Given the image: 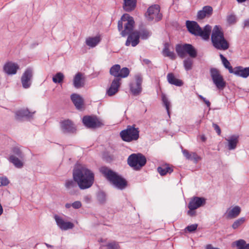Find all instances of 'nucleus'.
<instances>
[{"mask_svg": "<svg viewBox=\"0 0 249 249\" xmlns=\"http://www.w3.org/2000/svg\"><path fill=\"white\" fill-rule=\"evenodd\" d=\"M71 206H72L71 204H70V203H66V204H65V207H66L67 209H69V208H70Z\"/></svg>", "mask_w": 249, "mask_h": 249, "instance_id": "obj_58", "label": "nucleus"}, {"mask_svg": "<svg viewBox=\"0 0 249 249\" xmlns=\"http://www.w3.org/2000/svg\"><path fill=\"white\" fill-rule=\"evenodd\" d=\"M157 171L161 176H164L167 173H171L173 171V168L169 164H166L162 166L158 167Z\"/></svg>", "mask_w": 249, "mask_h": 249, "instance_id": "obj_33", "label": "nucleus"}, {"mask_svg": "<svg viewBox=\"0 0 249 249\" xmlns=\"http://www.w3.org/2000/svg\"><path fill=\"white\" fill-rule=\"evenodd\" d=\"M200 139L203 142H205L206 141V137L204 135H202L200 136Z\"/></svg>", "mask_w": 249, "mask_h": 249, "instance_id": "obj_57", "label": "nucleus"}, {"mask_svg": "<svg viewBox=\"0 0 249 249\" xmlns=\"http://www.w3.org/2000/svg\"><path fill=\"white\" fill-rule=\"evenodd\" d=\"M128 126V128L121 131L120 133L122 139L126 142L137 141L139 138L138 128H135V125Z\"/></svg>", "mask_w": 249, "mask_h": 249, "instance_id": "obj_8", "label": "nucleus"}, {"mask_svg": "<svg viewBox=\"0 0 249 249\" xmlns=\"http://www.w3.org/2000/svg\"><path fill=\"white\" fill-rule=\"evenodd\" d=\"M61 124H72L73 123L69 119L64 120L60 122Z\"/></svg>", "mask_w": 249, "mask_h": 249, "instance_id": "obj_50", "label": "nucleus"}, {"mask_svg": "<svg viewBox=\"0 0 249 249\" xmlns=\"http://www.w3.org/2000/svg\"><path fill=\"white\" fill-rule=\"evenodd\" d=\"M87 129L94 130L96 128L99 127L101 125H85Z\"/></svg>", "mask_w": 249, "mask_h": 249, "instance_id": "obj_51", "label": "nucleus"}, {"mask_svg": "<svg viewBox=\"0 0 249 249\" xmlns=\"http://www.w3.org/2000/svg\"><path fill=\"white\" fill-rule=\"evenodd\" d=\"M239 136L238 135H233L228 139H226L228 142V148L229 150H233L236 148L237 144L239 142Z\"/></svg>", "mask_w": 249, "mask_h": 249, "instance_id": "obj_23", "label": "nucleus"}, {"mask_svg": "<svg viewBox=\"0 0 249 249\" xmlns=\"http://www.w3.org/2000/svg\"><path fill=\"white\" fill-rule=\"evenodd\" d=\"M82 123L83 124H103L104 122L95 115H86L83 117Z\"/></svg>", "mask_w": 249, "mask_h": 249, "instance_id": "obj_17", "label": "nucleus"}, {"mask_svg": "<svg viewBox=\"0 0 249 249\" xmlns=\"http://www.w3.org/2000/svg\"><path fill=\"white\" fill-rule=\"evenodd\" d=\"M199 98L201 100H202V101H203V100L205 98H204V97H203L202 96H201V95H199Z\"/></svg>", "mask_w": 249, "mask_h": 249, "instance_id": "obj_62", "label": "nucleus"}, {"mask_svg": "<svg viewBox=\"0 0 249 249\" xmlns=\"http://www.w3.org/2000/svg\"><path fill=\"white\" fill-rule=\"evenodd\" d=\"M71 99L77 109H80L82 108L83 99L80 95L73 93L71 96Z\"/></svg>", "mask_w": 249, "mask_h": 249, "instance_id": "obj_24", "label": "nucleus"}, {"mask_svg": "<svg viewBox=\"0 0 249 249\" xmlns=\"http://www.w3.org/2000/svg\"><path fill=\"white\" fill-rule=\"evenodd\" d=\"M19 69L18 65L12 62H8L3 66V71L8 75L15 74Z\"/></svg>", "mask_w": 249, "mask_h": 249, "instance_id": "obj_18", "label": "nucleus"}, {"mask_svg": "<svg viewBox=\"0 0 249 249\" xmlns=\"http://www.w3.org/2000/svg\"><path fill=\"white\" fill-rule=\"evenodd\" d=\"M193 60L191 59V58L188 57L184 59L183 61L184 67L186 71L191 70L193 67Z\"/></svg>", "mask_w": 249, "mask_h": 249, "instance_id": "obj_39", "label": "nucleus"}, {"mask_svg": "<svg viewBox=\"0 0 249 249\" xmlns=\"http://www.w3.org/2000/svg\"><path fill=\"white\" fill-rule=\"evenodd\" d=\"M45 245L48 247V248H53V246L52 245H49L47 243H45Z\"/></svg>", "mask_w": 249, "mask_h": 249, "instance_id": "obj_60", "label": "nucleus"}, {"mask_svg": "<svg viewBox=\"0 0 249 249\" xmlns=\"http://www.w3.org/2000/svg\"><path fill=\"white\" fill-rule=\"evenodd\" d=\"M78 184L74 179L66 180L65 186L71 195L76 194L78 191Z\"/></svg>", "mask_w": 249, "mask_h": 249, "instance_id": "obj_21", "label": "nucleus"}, {"mask_svg": "<svg viewBox=\"0 0 249 249\" xmlns=\"http://www.w3.org/2000/svg\"><path fill=\"white\" fill-rule=\"evenodd\" d=\"M176 51L181 58H184L186 54H188L190 58H194L196 57L197 54L196 49L190 44H177L176 46Z\"/></svg>", "mask_w": 249, "mask_h": 249, "instance_id": "obj_7", "label": "nucleus"}, {"mask_svg": "<svg viewBox=\"0 0 249 249\" xmlns=\"http://www.w3.org/2000/svg\"><path fill=\"white\" fill-rule=\"evenodd\" d=\"M35 112L36 111H30L28 108H22L16 112L15 117L17 120H22L24 118L30 119L32 118Z\"/></svg>", "mask_w": 249, "mask_h": 249, "instance_id": "obj_19", "label": "nucleus"}, {"mask_svg": "<svg viewBox=\"0 0 249 249\" xmlns=\"http://www.w3.org/2000/svg\"><path fill=\"white\" fill-rule=\"evenodd\" d=\"M72 177L81 190L90 188L94 181V174L86 166L78 164L73 169Z\"/></svg>", "mask_w": 249, "mask_h": 249, "instance_id": "obj_2", "label": "nucleus"}, {"mask_svg": "<svg viewBox=\"0 0 249 249\" xmlns=\"http://www.w3.org/2000/svg\"><path fill=\"white\" fill-rule=\"evenodd\" d=\"M121 79L119 78H114L112 80L110 87L107 91V94L109 96H112L115 95L119 90V88L121 85Z\"/></svg>", "mask_w": 249, "mask_h": 249, "instance_id": "obj_16", "label": "nucleus"}, {"mask_svg": "<svg viewBox=\"0 0 249 249\" xmlns=\"http://www.w3.org/2000/svg\"><path fill=\"white\" fill-rule=\"evenodd\" d=\"M11 151L13 153L12 155H15L20 159H23L24 158V154L22 151L18 146H15L12 148Z\"/></svg>", "mask_w": 249, "mask_h": 249, "instance_id": "obj_37", "label": "nucleus"}, {"mask_svg": "<svg viewBox=\"0 0 249 249\" xmlns=\"http://www.w3.org/2000/svg\"><path fill=\"white\" fill-rule=\"evenodd\" d=\"M100 41V37L98 36L89 37L87 38L86 43L89 46L94 47L99 43Z\"/></svg>", "mask_w": 249, "mask_h": 249, "instance_id": "obj_34", "label": "nucleus"}, {"mask_svg": "<svg viewBox=\"0 0 249 249\" xmlns=\"http://www.w3.org/2000/svg\"><path fill=\"white\" fill-rule=\"evenodd\" d=\"M33 77V69L30 68L27 69L21 77V84L24 89H28L31 86Z\"/></svg>", "mask_w": 249, "mask_h": 249, "instance_id": "obj_12", "label": "nucleus"}, {"mask_svg": "<svg viewBox=\"0 0 249 249\" xmlns=\"http://www.w3.org/2000/svg\"><path fill=\"white\" fill-rule=\"evenodd\" d=\"M206 204V199L204 197L194 196L188 204L189 209H196Z\"/></svg>", "mask_w": 249, "mask_h": 249, "instance_id": "obj_14", "label": "nucleus"}, {"mask_svg": "<svg viewBox=\"0 0 249 249\" xmlns=\"http://www.w3.org/2000/svg\"><path fill=\"white\" fill-rule=\"evenodd\" d=\"M244 27H249V19L245 20L244 22Z\"/></svg>", "mask_w": 249, "mask_h": 249, "instance_id": "obj_54", "label": "nucleus"}, {"mask_svg": "<svg viewBox=\"0 0 249 249\" xmlns=\"http://www.w3.org/2000/svg\"><path fill=\"white\" fill-rule=\"evenodd\" d=\"M227 20L230 24H235L236 22V16L233 14H231L227 16Z\"/></svg>", "mask_w": 249, "mask_h": 249, "instance_id": "obj_45", "label": "nucleus"}, {"mask_svg": "<svg viewBox=\"0 0 249 249\" xmlns=\"http://www.w3.org/2000/svg\"><path fill=\"white\" fill-rule=\"evenodd\" d=\"M206 249H219L217 248H214L211 244L207 245L206 247Z\"/></svg>", "mask_w": 249, "mask_h": 249, "instance_id": "obj_53", "label": "nucleus"}, {"mask_svg": "<svg viewBox=\"0 0 249 249\" xmlns=\"http://www.w3.org/2000/svg\"><path fill=\"white\" fill-rule=\"evenodd\" d=\"M9 183V181L6 177H0V186H6Z\"/></svg>", "mask_w": 249, "mask_h": 249, "instance_id": "obj_47", "label": "nucleus"}, {"mask_svg": "<svg viewBox=\"0 0 249 249\" xmlns=\"http://www.w3.org/2000/svg\"><path fill=\"white\" fill-rule=\"evenodd\" d=\"M169 47L170 44L169 43H164V48L162 52V54L165 57H168L172 60H175L176 58V55L174 52L170 51Z\"/></svg>", "mask_w": 249, "mask_h": 249, "instance_id": "obj_27", "label": "nucleus"}, {"mask_svg": "<svg viewBox=\"0 0 249 249\" xmlns=\"http://www.w3.org/2000/svg\"><path fill=\"white\" fill-rule=\"evenodd\" d=\"M219 56L224 67L226 69H228L230 73H232L234 70H233L232 67L231 66L230 63L223 54H220Z\"/></svg>", "mask_w": 249, "mask_h": 249, "instance_id": "obj_35", "label": "nucleus"}, {"mask_svg": "<svg viewBox=\"0 0 249 249\" xmlns=\"http://www.w3.org/2000/svg\"><path fill=\"white\" fill-rule=\"evenodd\" d=\"M214 129L217 133L218 135H220L221 134V129L219 127V125H213Z\"/></svg>", "mask_w": 249, "mask_h": 249, "instance_id": "obj_52", "label": "nucleus"}, {"mask_svg": "<svg viewBox=\"0 0 249 249\" xmlns=\"http://www.w3.org/2000/svg\"><path fill=\"white\" fill-rule=\"evenodd\" d=\"M134 23L133 18L127 14H124L118 22V29L119 31H121L122 36L128 35L125 42L126 46L131 45L132 47H135L140 42V35L138 31H133Z\"/></svg>", "mask_w": 249, "mask_h": 249, "instance_id": "obj_1", "label": "nucleus"}, {"mask_svg": "<svg viewBox=\"0 0 249 249\" xmlns=\"http://www.w3.org/2000/svg\"><path fill=\"white\" fill-rule=\"evenodd\" d=\"M135 82L132 83L130 85V88L131 92L134 95H138L142 90V77L140 74H137L135 76Z\"/></svg>", "mask_w": 249, "mask_h": 249, "instance_id": "obj_13", "label": "nucleus"}, {"mask_svg": "<svg viewBox=\"0 0 249 249\" xmlns=\"http://www.w3.org/2000/svg\"><path fill=\"white\" fill-rule=\"evenodd\" d=\"M73 84L76 89L83 87L85 85V78L81 72H78L75 74L73 80Z\"/></svg>", "mask_w": 249, "mask_h": 249, "instance_id": "obj_22", "label": "nucleus"}, {"mask_svg": "<svg viewBox=\"0 0 249 249\" xmlns=\"http://www.w3.org/2000/svg\"><path fill=\"white\" fill-rule=\"evenodd\" d=\"M167 79L169 83L176 86L180 87L183 85L182 80L176 78L173 73H169L167 75Z\"/></svg>", "mask_w": 249, "mask_h": 249, "instance_id": "obj_28", "label": "nucleus"}, {"mask_svg": "<svg viewBox=\"0 0 249 249\" xmlns=\"http://www.w3.org/2000/svg\"><path fill=\"white\" fill-rule=\"evenodd\" d=\"M129 72V70L127 68L124 67L121 69V66L119 64L113 65L109 70V73L114 78H119V79L127 77Z\"/></svg>", "mask_w": 249, "mask_h": 249, "instance_id": "obj_11", "label": "nucleus"}, {"mask_svg": "<svg viewBox=\"0 0 249 249\" xmlns=\"http://www.w3.org/2000/svg\"><path fill=\"white\" fill-rule=\"evenodd\" d=\"M138 33L140 35V37H141L142 39H147L151 35V32L146 29L140 30L138 31Z\"/></svg>", "mask_w": 249, "mask_h": 249, "instance_id": "obj_38", "label": "nucleus"}, {"mask_svg": "<svg viewBox=\"0 0 249 249\" xmlns=\"http://www.w3.org/2000/svg\"><path fill=\"white\" fill-rule=\"evenodd\" d=\"M162 101L163 104V105L165 106L166 109L167 110V112L169 115L170 112H169V107L170 106V103L168 101V99L167 97L164 94L162 95Z\"/></svg>", "mask_w": 249, "mask_h": 249, "instance_id": "obj_42", "label": "nucleus"}, {"mask_svg": "<svg viewBox=\"0 0 249 249\" xmlns=\"http://www.w3.org/2000/svg\"><path fill=\"white\" fill-rule=\"evenodd\" d=\"M54 218L57 226L62 230L66 231L69 229H71L74 227V224L72 223L64 221L61 217L57 214L54 215Z\"/></svg>", "mask_w": 249, "mask_h": 249, "instance_id": "obj_15", "label": "nucleus"}, {"mask_svg": "<svg viewBox=\"0 0 249 249\" xmlns=\"http://www.w3.org/2000/svg\"><path fill=\"white\" fill-rule=\"evenodd\" d=\"M211 41L213 46L218 50L226 51L230 47V43L225 38L221 27L214 26L211 35Z\"/></svg>", "mask_w": 249, "mask_h": 249, "instance_id": "obj_4", "label": "nucleus"}, {"mask_svg": "<svg viewBox=\"0 0 249 249\" xmlns=\"http://www.w3.org/2000/svg\"><path fill=\"white\" fill-rule=\"evenodd\" d=\"M145 17L149 21L155 20L158 21L162 17V14L160 13V7L158 4H154L150 6L145 13Z\"/></svg>", "mask_w": 249, "mask_h": 249, "instance_id": "obj_10", "label": "nucleus"}, {"mask_svg": "<svg viewBox=\"0 0 249 249\" xmlns=\"http://www.w3.org/2000/svg\"><path fill=\"white\" fill-rule=\"evenodd\" d=\"M100 171L115 188L122 190L127 187V182L126 179L107 167H101Z\"/></svg>", "mask_w": 249, "mask_h": 249, "instance_id": "obj_3", "label": "nucleus"}, {"mask_svg": "<svg viewBox=\"0 0 249 249\" xmlns=\"http://www.w3.org/2000/svg\"><path fill=\"white\" fill-rule=\"evenodd\" d=\"M61 129L64 133H74L76 131L74 125H61Z\"/></svg>", "mask_w": 249, "mask_h": 249, "instance_id": "obj_36", "label": "nucleus"}, {"mask_svg": "<svg viewBox=\"0 0 249 249\" xmlns=\"http://www.w3.org/2000/svg\"><path fill=\"white\" fill-rule=\"evenodd\" d=\"M64 78V76L62 73L57 72L53 77V81L55 83H60L63 81Z\"/></svg>", "mask_w": 249, "mask_h": 249, "instance_id": "obj_40", "label": "nucleus"}, {"mask_svg": "<svg viewBox=\"0 0 249 249\" xmlns=\"http://www.w3.org/2000/svg\"><path fill=\"white\" fill-rule=\"evenodd\" d=\"M238 3H243L245 2L247 0H236Z\"/></svg>", "mask_w": 249, "mask_h": 249, "instance_id": "obj_61", "label": "nucleus"}, {"mask_svg": "<svg viewBox=\"0 0 249 249\" xmlns=\"http://www.w3.org/2000/svg\"><path fill=\"white\" fill-rule=\"evenodd\" d=\"M203 101L207 105V107H209L210 106L211 103L208 100H207L205 98H204L203 100Z\"/></svg>", "mask_w": 249, "mask_h": 249, "instance_id": "obj_55", "label": "nucleus"}, {"mask_svg": "<svg viewBox=\"0 0 249 249\" xmlns=\"http://www.w3.org/2000/svg\"><path fill=\"white\" fill-rule=\"evenodd\" d=\"M137 0H124L123 8L127 12L134 10L136 7Z\"/></svg>", "mask_w": 249, "mask_h": 249, "instance_id": "obj_26", "label": "nucleus"}, {"mask_svg": "<svg viewBox=\"0 0 249 249\" xmlns=\"http://www.w3.org/2000/svg\"><path fill=\"white\" fill-rule=\"evenodd\" d=\"M196 209H189L187 212V214L190 216H194L196 215Z\"/></svg>", "mask_w": 249, "mask_h": 249, "instance_id": "obj_49", "label": "nucleus"}, {"mask_svg": "<svg viewBox=\"0 0 249 249\" xmlns=\"http://www.w3.org/2000/svg\"><path fill=\"white\" fill-rule=\"evenodd\" d=\"M143 61L146 64H148L151 62V61L147 59H143Z\"/></svg>", "mask_w": 249, "mask_h": 249, "instance_id": "obj_59", "label": "nucleus"}, {"mask_svg": "<svg viewBox=\"0 0 249 249\" xmlns=\"http://www.w3.org/2000/svg\"><path fill=\"white\" fill-rule=\"evenodd\" d=\"M213 9L211 6H205L202 10H199L197 12V19H203L205 18L210 17L213 14Z\"/></svg>", "mask_w": 249, "mask_h": 249, "instance_id": "obj_20", "label": "nucleus"}, {"mask_svg": "<svg viewBox=\"0 0 249 249\" xmlns=\"http://www.w3.org/2000/svg\"><path fill=\"white\" fill-rule=\"evenodd\" d=\"M84 200L88 203L90 201V197L88 196H86L84 197Z\"/></svg>", "mask_w": 249, "mask_h": 249, "instance_id": "obj_56", "label": "nucleus"}, {"mask_svg": "<svg viewBox=\"0 0 249 249\" xmlns=\"http://www.w3.org/2000/svg\"><path fill=\"white\" fill-rule=\"evenodd\" d=\"M240 212V207L238 206H236L228 212L227 215V218L231 219L235 218L239 215Z\"/></svg>", "mask_w": 249, "mask_h": 249, "instance_id": "obj_32", "label": "nucleus"}, {"mask_svg": "<svg viewBox=\"0 0 249 249\" xmlns=\"http://www.w3.org/2000/svg\"><path fill=\"white\" fill-rule=\"evenodd\" d=\"M107 249H120V246L118 242L113 241L108 243L105 246Z\"/></svg>", "mask_w": 249, "mask_h": 249, "instance_id": "obj_41", "label": "nucleus"}, {"mask_svg": "<svg viewBox=\"0 0 249 249\" xmlns=\"http://www.w3.org/2000/svg\"><path fill=\"white\" fill-rule=\"evenodd\" d=\"M72 207L75 209H78L81 207L82 203L80 201H76L71 204Z\"/></svg>", "mask_w": 249, "mask_h": 249, "instance_id": "obj_48", "label": "nucleus"}, {"mask_svg": "<svg viewBox=\"0 0 249 249\" xmlns=\"http://www.w3.org/2000/svg\"><path fill=\"white\" fill-rule=\"evenodd\" d=\"M232 247H236L237 249H249V243L247 244L243 239H239L232 243Z\"/></svg>", "mask_w": 249, "mask_h": 249, "instance_id": "obj_31", "label": "nucleus"}, {"mask_svg": "<svg viewBox=\"0 0 249 249\" xmlns=\"http://www.w3.org/2000/svg\"><path fill=\"white\" fill-rule=\"evenodd\" d=\"M210 75L216 87L219 90H223L225 88L226 83L219 71L216 68H211Z\"/></svg>", "mask_w": 249, "mask_h": 249, "instance_id": "obj_9", "label": "nucleus"}, {"mask_svg": "<svg viewBox=\"0 0 249 249\" xmlns=\"http://www.w3.org/2000/svg\"><path fill=\"white\" fill-rule=\"evenodd\" d=\"M245 221V217H241L236 220L232 225V228L233 229H236L241 226Z\"/></svg>", "mask_w": 249, "mask_h": 249, "instance_id": "obj_43", "label": "nucleus"}, {"mask_svg": "<svg viewBox=\"0 0 249 249\" xmlns=\"http://www.w3.org/2000/svg\"><path fill=\"white\" fill-rule=\"evenodd\" d=\"M97 199L98 201L101 203L103 204L106 202V194L105 192L101 191L99 192L97 194Z\"/></svg>", "mask_w": 249, "mask_h": 249, "instance_id": "obj_44", "label": "nucleus"}, {"mask_svg": "<svg viewBox=\"0 0 249 249\" xmlns=\"http://www.w3.org/2000/svg\"><path fill=\"white\" fill-rule=\"evenodd\" d=\"M182 153L184 156L188 160H193L195 163L198 162L200 159L199 156L195 152L189 153V152L186 150H182Z\"/></svg>", "mask_w": 249, "mask_h": 249, "instance_id": "obj_29", "label": "nucleus"}, {"mask_svg": "<svg viewBox=\"0 0 249 249\" xmlns=\"http://www.w3.org/2000/svg\"><path fill=\"white\" fill-rule=\"evenodd\" d=\"M198 226L197 224H192L191 225L188 226L186 228L185 230L189 232H192L195 231Z\"/></svg>", "mask_w": 249, "mask_h": 249, "instance_id": "obj_46", "label": "nucleus"}, {"mask_svg": "<svg viewBox=\"0 0 249 249\" xmlns=\"http://www.w3.org/2000/svg\"><path fill=\"white\" fill-rule=\"evenodd\" d=\"M21 159L19 158L15 155H10L9 158V160L12 163L14 166L18 168H21L23 166V163Z\"/></svg>", "mask_w": 249, "mask_h": 249, "instance_id": "obj_30", "label": "nucleus"}, {"mask_svg": "<svg viewBox=\"0 0 249 249\" xmlns=\"http://www.w3.org/2000/svg\"><path fill=\"white\" fill-rule=\"evenodd\" d=\"M127 164L133 169L140 170L146 163V157L142 153H133L127 159Z\"/></svg>", "mask_w": 249, "mask_h": 249, "instance_id": "obj_6", "label": "nucleus"}, {"mask_svg": "<svg viewBox=\"0 0 249 249\" xmlns=\"http://www.w3.org/2000/svg\"><path fill=\"white\" fill-rule=\"evenodd\" d=\"M186 25L188 30L192 34L199 36L204 40L209 39L212 31V27L210 25H207L202 29L196 22L189 20L186 21Z\"/></svg>", "mask_w": 249, "mask_h": 249, "instance_id": "obj_5", "label": "nucleus"}, {"mask_svg": "<svg viewBox=\"0 0 249 249\" xmlns=\"http://www.w3.org/2000/svg\"><path fill=\"white\" fill-rule=\"evenodd\" d=\"M232 73L243 78H247L249 76V67L243 68L241 66L236 67Z\"/></svg>", "mask_w": 249, "mask_h": 249, "instance_id": "obj_25", "label": "nucleus"}]
</instances>
